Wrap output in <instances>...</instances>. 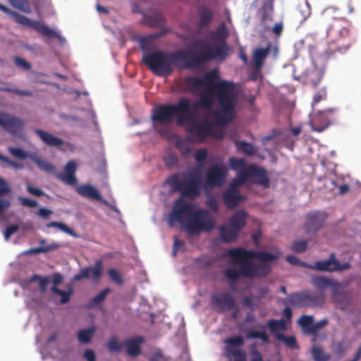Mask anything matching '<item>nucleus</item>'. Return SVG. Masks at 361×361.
<instances>
[{
    "instance_id": "25",
    "label": "nucleus",
    "mask_w": 361,
    "mask_h": 361,
    "mask_svg": "<svg viewBox=\"0 0 361 361\" xmlns=\"http://www.w3.org/2000/svg\"><path fill=\"white\" fill-rule=\"evenodd\" d=\"M251 178L255 184L262 185L264 188L269 187V178L264 169L252 164V170Z\"/></svg>"
},
{
    "instance_id": "36",
    "label": "nucleus",
    "mask_w": 361,
    "mask_h": 361,
    "mask_svg": "<svg viewBox=\"0 0 361 361\" xmlns=\"http://www.w3.org/2000/svg\"><path fill=\"white\" fill-rule=\"evenodd\" d=\"M267 326L273 334L278 331H283L286 329V324L283 319H269L267 322Z\"/></svg>"
},
{
    "instance_id": "42",
    "label": "nucleus",
    "mask_w": 361,
    "mask_h": 361,
    "mask_svg": "<svg viewBox=\"0 0 361 361\" xmlns=\"http://www.w3.org/2000/svg\"><path fill=\"white\" fill-rule=\"evenodd\" d=\"M110 292L111 289L109 288H105L89 301V306L92 307L100 304L106 299Z\"/></svg>"
},
{
    "instance_id": "61",
    "label": "nucleus",
    "mask_w": 361,
    "mask_h": 361,
    "mask_svg": "<svg viewBox=\"0 0 361 361\" xmlns=\"http://www.w3.org/2000/svg\"><path fill=\"white\" fill-rule=\"evenodd\" d=\"M194 157L198 164H202L207 157V151L205 149H199L195 152Z\"/></svg>"
},
{
    "instance_id": "18",
    "label": "nucleus",
    "mask_w": 361,
    "mask_h": 361,
    "mask_svg": "<svg viewBox=\"0 0 361 361\" xmlns=\"http://www.w3.org/2000/svg\"><path fill=\"white\" fill-rule=\"evenodd\" d=\"M77 166L74 161H69L64 168L63 173L56 174V178L61 181L69 185H75L77 184V178L75 173Z\"/></svg>"
},
{
    "instance_id": "3",
    "label": "nucleus",
    "mask_w": 361,
    "mask_h": 361,
    "mask_svg": "<svg viewBox=\"0 0 361 361\" xmlns=\"http://www.w3.org/2000/svg\"><path fill=\"white\" fill-rule=\"evenodd\" d=\"M215 56L211 54H193L189 50L183 49L172 52L157 50L145 54L142 63L154 75L168 77L173 73L174 67L179 70L190 69L202 65Z\"/></svg>"
},
{
    "instance_id": "52",
    "label": "nucleus",
    "mask_w": 361,
    "mask_h": 361,
    "mask_svg": "<svg viewBox=\"0 0 361 361\" xmlns=\"http://www.w3.org/2000/svg\"><path fill=\"white\" fill-rule=\"evenodd\" d=\"M39 281V288L42 293H44L47 290V285L49 283L48 277H42L37 275H34L30 279V281L33 282L35 281Z\"/></svg>"
},
{
    "instance_id": "29",
    "label": "nucleus",
    "mask_w": 361,
    "mask_h": 361,
    "mask_svg": "<svg viewBox=\"0 0 361 361\" xmlns=\"http://www.w3.org/2000/svg\"><path fill=\"white\" fill-rule=\"evenodd\" d=\"M312 283L319 290H324L327 287L336 288L340 286L337 281L324 276H314L312 279Z\"/></svg>"
},
{
    "instance_id": "21",
    "label": "nucleus",
    "mask_w": 361,
    "mask_h": 361,
    "mask_svg": "<svg viewBox=\"0 0 361 361\" xmlns=\"http://www.w3.org/2000/svg\"><path fill=\"white\" fill-rule=\"evenodd\" d=\"M245 343L244 338L240 336H231L224 340L225 353L228 357L241 351Z\"/></svg>"
},
{
    "instance_id": "41",
    "label": "nucleus",
    "mask_w": 361,
    "mask_h": 361,
    "mask_svg": "<svg viewBox=\"0 0 361 361\" xmlns=\"http://www.w3.org/2000/svg\"><path fill=\"white\" fill-rule=\"evenodd\" d=\"M311 353L314 361H329L331 357L330 355L325 353L320 346H314Z\"/></svg>"
},
{
    "instance_id": "57",
    "label": "nucleus",
    "mask_w": 361,
    "mask_h": 361,
    "mask_svg": "<svg viewBox=\"0 0 361 361\" xmlns=\"http://www.w3.org/2000/svg\"><path fill=\"white\" fill-rule=\"evenodd\" d=\"M13 61L18 67L25 71H29L31 68L30 63L20 57L16 56L13 58Z\"/></svg>"
},
{
    "instance_id": "28",
    "label": "nucleus",
    "mask_w": 361,
    "mask_h": 361,
    "mask_svg": "<svg viewBox=\"0 0 361 361\" xmlns=\"http://www.w3.org/2000/svg\"><path fill=\"white\" fill-rule=\"evenodd\" d=\"M198 14L200 20L197 23V27L199 28L207 27L214 18L213 11L206 6H202L198 8Z\"/></svg>"
},
{
    "instance_id": "39",
    "label": "nucleus",
    "mask_w": 361,
    "mask_h": 361,
    "mask_svg": "<svg viewBox=\"0 0 361 361\" xmlns=\"http://www.w3.org/2000/svg\"><path fill=\"white\" fill-rule=\"evenodd\" d=\"M276 338L278 341H283L285 345L290 349L298 348L296 338L293 336H286L284 334L279 333L276 335Z\"/></svg>"
},
{
    "instance_id": "20",
    "label": "nucleus",
    "mask_w": 361,
    "mask_h": 361,
    "mask_svg": "<svg viewBox=\"0 0 361 361\" xmlns=\"http://www.w3.org/2000/svg\"><path fill=\"white\" fill-rule=\"evenodd\" d=\"M245 197L240 195L238 190L228 188L223 194V200L225 205L229 209L237 207Z\"/></svg>"
},
{
    "instance_id": "34",
    "label": "nucleus",
    "mask_w": 361,
    "mask_h": 361,
    "mask_svg": "<svg viewBox=\"0 0 361 361\" xmlns=\"http://www.w3.org/2000/svg\"><path fill=\"white\" fill-rule=\"evenodd\" d=\"M234 143L238 151L242 152L246 155L252 156L256 152L254 146L250 142L244 140H235Z\"/></svg>"
},
{
    "instance_id": "9",
    "label": "nucleus",
    "mask_w": 361,
    "mask_h": 361,
    "mask_svg": "<svg viewBox=\"0 0 361 361\" xmlns=\"http://www.w3.org/2000/svg\"><path fill=\"white\" fill-rule=\"evenodd\" d=\"M288 302L297 307H322L324 303V294L310 290L293 293L288 296Z\"/></svg>"
},
{
    "instance_id": "53",
    "label": "nucleus",
    "mask_w": 361,
    "mask_h": 361,
    "mask_svg": "<svg viewBox=\"0 0 361 361\" xmlns=\"http://www.w3.org/2000/svg\"><path fill=\"white\" fill-rule=\"evenodd\" d=\"M314 319L312 315H302L298 320V324L307 331L312 326Z\"/></svg>"
},
{
    "instance_id": "15",
    "label": "nucleus",
    "mask_w": 361,
    "mask_h": 361,
    "mask_svg": "<svg viewBox=\"0 0 361 361\" xmlns=\"http://www.w3.org/2000/svg\"><path fill=\"white\" fill-rule=\"evenodd\" d=\"M326 215L324 212H312L309 213L306 217V222L304 228L307 233H314L322 228L326 221Z\"/></svg>"
},
{
    "instance_id": "7",
    "label": "nucleus",
    "mask_w": 361,
    "mask_h": 361,
    "mask_svg": "<svg viewBox=\"0 0 361 361\" xmlns=\"http://www.w3.org/2000/svg\"><path fill=\"white\" fill-rule=\"evenodd\" d=\"M169 183L182 197L190 199L198 197L202 188L201 176L197 171L189 173L188 178L184 180H179L178 175H173Z\"/></svg>"
},
{
    "instance_id": "10",
    "label": "nucleus",
    "mask_w": 361,
    "mask_h": 361,
    "mask_svg": "<svg viewBox=\"0 0 361 361\" xmlns=\"http://www.w3.org/2000/svg\"><path fill=\"white\" fill-rule=\"evenodd\" d=\"M1 11H4L5 13H7L10 14L13 18L15 20L16 22L18 23L25 25L27 27L33 28L36 31H37L39 33L49 37H59L61 38V37L52 29L47 27L44 24L36 21V20H32L29 18L24 16L21 14H19L15 11H12L10 9H8L5 6L1 5Z\"/></svg>"
},
{
    "instance_id": "24",
    "label": "nucleus",
    "mask_w": 361,
    "mask_h": 361,
    "mask_svg": "<svg viewBox=\"0 0 361 361\" xmlns=\"http://www.w3.org/2000/svg\"><path fill=\"white\" fill-rule=\"evenodd\" d=\"M75 190L78 195L89 200L102 201V197L99 190L90 184L79 185Z\"/></svg>"
},
{
    "instance_id": "50",
    "label": "nucleus",
    "mask_w": 361,
    "mask_h": 361,
    "mask_svg": "<svg viewBox=\"0 0 361 361\" xmlns=\"http://www.w3.org/2000/svg\"><path fill=\"white\" fill-rule=\"evenodd\" d=\"M107 348L110 352H119L122 349V345L118 342L116 336H114L108 341Z\"/></svg>"
},
{
    "instance_id": "6",
    "label": "nucleus",
    "mask_w": 361,
    "mask_h": 361,
    "mask_svg": "<svg viewBox=\"0 0 361 361\" xmlns=\"http://www.w3.org/2000/svg\"><path fill=\"white\" fill-rule=\"evenodd\" d=\"M327 39L329 51L331 52H345L355 42L354 35L338 21L329 25L327 30Z\"/></svg>"
},
{
    "instance_id": "49",
    "label": "nucleus",
    "mask_w": 361,
    "mask_h": 361,
    "mask_svg": "<svg viewBox=\"0 0 361 361\" xmlns=\"http://www.w3.org/2000/svg\"><path fill=\"white\" fill-rule=\"evenodd\" d=\"M307 240H300L293 242L291 250L295 252H303L306 250L307 247Z\"/></svg>"
},
{
    "instance_id": "5",
    "label": "nucleus",
    "mask_w": 361,
    "mask_h": 361,
    "mask_svg": "<svg viewBox=\"0 0 361 361\" xmlns=\"http://www.w3.org/2000/svg\"><path fill=\"white\" fill-rule=\"evenodd\" d=\"M179 222L190 235H200L202 232H210L216 226V220L207 209L196 208L182 197L177 199L169 214L168 224L173 226Z\"/></svg>"
},
{
    "instance_id": "63",
    "label": "nucleus",
    "mask_w": 361,
    "mask_h": 361,
    "mask_svg": "<svg viewBox=\"0 0 361 361\" xmlns=\"http://www.w3.org/2000/svg\"><path fill=\"white\" fill-rule=\"evenodd\" d=\"M206 204L212 211L216 212L219 209V203L216 198L213 196L209 197L206 202Z\"/></svg>"
},
{
    "instance_id": "31",
    "label": "nucleus",
    "mask_w": 361,
    "mask_h": 361,
    "mask_svg": "<svg viewBox=\"0 0 361 361\" xmlns=\"http://www.w3.org/2000/svg\"><path fill=\"white\" fill-rule=\"evenodd\" d=\"M261 16V21L266 23L272 20L274 12V4L272 0H267L262 5L259 10Z\"/></svg>"
},
{
    "instance_id": "1",
    "label": "nucleus",
    "mask_w": 361,
    "mask_h": 361,
    "mask_svg": "<svg viewBox=\"0 0 361 361\" xmlns=\"http://www.w3.org/2000/svg\"><path fill=\"white\" fill-rule=\"evenodd\" d=\"M218 78V71L212 70L202 78V85L210 86L212 89L204 91L200 100L193 103L192 107L193 110L200 107L208 110L216 124L224 126L234 118L235 89L232 82H216Z\"/></svg>"
},
{
    "instance_id": "8",
    "label": "nucleus",
    "mask_w": 361,
    "mask_h": 361,
    "mask_svg": "<svg viewBox=\"0 0 361 361\" xmlns=\"http://www.w3.org/2000/svg\"><path fill=\"white\" fill-rule=\"evenodd\" d=\"M228 36V28L226 24L222 23L217 27L214 35V40L219 42V44H209L204 40H197L195 42V45L203 48V50L198 53L211 54L216 56L214 58L209 59V61L219 58H225L227 56L226 39Z\"/></svg>"
},
{
    "instance_id": "46",
    "label": "nucleus",
    "mask_w": 361,
    "mask_h": 361,
    "mask_svg": "<svg viewBox=\"0 0 361 361\" xmlns=\"http://www.w3.org/2000/svg\"><path fill=\"white\" fill-rule=\"evenodd\" d=\"M8 152L13 157L16 158L20 159H25L29 158L31 159L32 154H29L20 147H9Z\"/></svg>"
},
{
    "instance_id": "37",
    "label": "nucleus",
    "mask_w": 361,
    "mask_h": 361,
    "mask_svg": "<svg viewBox=\"0 0 361 361\" xmlns=\"http://www.w3.org/2000/svg\"><path fill=\"white\" fill-rule=\"evenodd\" d=\"M94 332V326L80 330L78 334L79 341L83 343H89L91 341Z\"/></svg>"
},
{
    "instance_id": "13",
    "label": "nucleus",
    "mask_w": 361,
    "mask_h": 361,
    "mask_svg": "<svg viewBox=\"0 0 361 361\" xmlns=\"http://www.w3.org/2000/svg\"><path fill=\"white\" fill-rule=\"evenodd\" d=\"M211 305L214 310L219 312L225 310H230L235 306V300L229 293L220 294H212L211 297Z\"/></svg>"
},
{
    "instance_id": "17",
    "label": "nucleus",
    "mask_w": 361,
    "mask_h": 361,
    "mask_svg": "<svg viewBox=\"0 0 361 361\" xmlns=\"http://www.w3.org/2000/svg\"><path fill=\"white\" fill-rule=\"evenodd\" d=\"M332 110L319 111L311 120L310 125L314 131L322 132L331 124Z\"/></svg>"
},
{
    "instance_id": "56",
    "label": "nucleus",
    "mask_w": 361,
    "mask_h": 361,
    "mask_svg": "<svg viewBox=\"0 0 361 361\" xmlns=\"http://www.w3.org/2000/svg\"><path fill=\"white\" fill-rule=\"evenodd\" d=\"M18 200L20 205L23 207L34 208L37 206V202L35 200L29 199L22 196H19Z\"/></svg>"
},
{
    "instance_id": "35",
    "label": "nucleus",
    "mask_w": 361,
    "mask_h": 361,
    "mask_svg": "<svg viewBox=\"0 0 361 361\" xmlns=\"http://www.w3.org/2000/svg\"><path fill=\"white\" fill-rule=\"evenodd\" d=\"M59 245L56 243H52L47 246H41L39 247H32L24 252L25 255H32L38 253H46L58 249Z\"/></svg>"
},
{
    "instance_id": "43",
    "label": "nucleus",
    "mask_w": 361,
    "mask_h": 361,
    "mask_svg": "<svg viewBox=\"0 0 361 361\" xmlns=\"http://www.w3.org/2000/svg\"><path fill=\"white\" fill-rule=\"evenodd\" d=\"M51 290L53 293L57 294L61 297L60 302L61 304H66L70 301L71 295L73 293L72 288H69L68 290L65 291L59 289L57 287H51Z\"/></svg>"
},
{
    "instance_id": "45",
    "label": "nucleus",
    "mask_w": 361,
    "mask_h": 361,
    "mask_svg": "<svg viewBox=\"0 0 361 361\" xmlns=\"http://www.w3.org/2000/svg\"><path fill=\"white\" fill-rule=\"evenodd\" d=\"M9 1L13 7L24 13L31 12L30 4L27 0H9Z\"/></svg>"
},
{
    "instance_id": "54",
    "label": "nucleus",
    "mask_w": 361,
    "mask_h": 361,
    "mask_svg": "<svg viewBox=\"0 0 361 361\" xmlns=\"http://www.w3.org/2000/svg\"><path fill=\"white\" fill-rule=\"evenodd\" d=\"M328 324V321L326 319H324L318 322L312 323V326H310L308 330L307 333L311 334H316L318 331L325 326H326Z\"/></svg>"
},
{
    "instance_id": "40",
    "label": "nucleus",
    "mask_w": 361,
    "mask_h": 361,
    "mask_svg": "<svg viewBox=\"0 0 361 361\" xmlns=\"http://www.w3.org/2000/svg\"><path fill=\"white\" fill-rule=\"evenodd\" d=\"M228 163L231 169L237 172L247 167L246 160L244 158L232 157L229 158Z\"/></svg>"
},
{
    "instance_id": "59",
    "label": "nucleus",
    "mask_w": 361,
    "mask_h": 361,
    "mask_svg": "<svg viewBox=\"0 0 361 361\" xmlns=\"http://www.w3.org/2000/svg\"><path fill=\"white\" fill-rule=\"evenodd\" d=\"M345 350L346 348L345 347L344 341H339L336 343L333 348L334 353L338 357H342Z\"/></svg>"
},
{
    "instance_id": "2",
    "label": "nucleus",
    "mask_w": 361,
    "mask_h": 361,
    "mask_svg": "<svg viewBox=\"0 0 361 361\" xmlns=\"http://www.w3.org/2000/svg\"><path fill=\"white\" fill-rule=\"evenodd\" d=\"M176 118L178 126H185L192 142L202 143L213 134V124L207 120L198 121L191 110V100L180 97L176 104H159L152 112L151 119L154 128L158 125H169Z\"/></svg>"
},
{
    "instance_id": "11",
    "label": "nucleus",
    "mask_w": 361,
    "mask_h": 361,
    "mask_svg": "<svg viewBox=\"0 0 361 361\" xmlns=\"http://www.w3.org/2000/svg\"><path fill=\"white\" fill-rule=\"evenodd\" d=\"M350 264L348 262L341 264L336 259L334 253L331 254L329 258L326 260L317 261L313 265L310 264V269L318 270L321 271H343L350 269Z\"/></svg>"
},
{
    "instance_id": "14",
    "label": "nucleus",
    "mask_w": 361,
    "mask_h": 361,
    "mask_svg": "<svg viewBox=\"0 0 361 361\" xmlns=\"http://www.w3.org/2000/svg\"><path fill=\"white\" fill-rule=\"evenodd\" d=\"M24 127L23 119L1 113V128L14 136H20Z\"/></svg>"
},
{
    "instance_id": "33",
    "label": "nucleus",
    "mask_w": 361,
    "mask_h": 361,
    "mask_svg": "<svg viewBox=\"0 0 361 361\" xmlns=\"http://www.w3.org/2000/svg\"><path fill=\"white\" fill-rule=\"evenodd\" d=\"M259 327L262 329V331H254L249 330L246 334V338L250 340L252 338H259L263 343H269V336L265 331L266 326L264 325H259Z\"/></svg>"
},
{
    "instance_id": "62",
    "label": "nucleus",
    "mask_w": 361,
    "mask_h": 361,
    "mask_svg": "<svg viewBox=\"0 0 361 361\" xmlns=\"http://www.w3.org/2000/svg\"><path fill=\"white\" fill-rule=\"evenodd\" d=\"M185 243L183 240H179L177 237L174 239L173 247V255L176 256L179 250H184Z\"/></svg>"
},
{
    "instance_id": "12",
    "label": "nucleus",
    "mask_w": 361,
    "mask_h": 361,
    "mask_svg": "<svg viewBox=\"0 0 361 361\" xmlns=\"http://www.w3.org/2000/svg\"><path fill=\"white\" fill-rule=\"evenodd\" d=\"M227 169L224 164H216L207 171L205 180L209 187H220L226 180Z\"/></svg>"
},
{
    "instance_id": "27",
    "label": "nucleus",
    "mask_w": 361,
    "mask_h": 361,
    "mask_svg": "<svg viewBox=\"0 0 361 361\" xmlns=\"http://www.w3.org/2000/svg\"><path fill=\"white\" fill-rule=\"evenodd\" d=\"M142 23L151 27H161L165 23V18L159 11H154L151 14L144 13Z\"/></svg>"
},
{
    "instance_id": "44",
    "label": "nucleus",
    "mask_w": 361,
    "mask_h": 361,
    "mask_svg": "<svg viewBox=\"0 0 361 361\" xmlns=\"http://www.w3.org/2000/svg\"><path fill=\"white\" fill-rule=\"evenodd\" d=\"M46 226L47 228H57L59 230L63 231L64 233L76 237L77 235L74 233V231L69 228L67 225H66L64 223L59 222V221H51L50 223H48L46 224Z\"/></svg>"
},
{
    "instance_id": "23",
    "label": "nucleus",
    "mask_w": 361,
    "mask_h": 361,
    "mask_svg": "<svg viewBox=\"0 0 361 361\" xmlns=\"http://www.w3.org/2000/svg\"><path fill=\"white\" fill-rule=\"evenodd\" d=\"M271 52V45L269 44L265 48L255 49L252 52V62L255 71L257 72L260 71L262 68L264 61Z\"/></svg>"
},
{
    "instance_id": "26",
    "label": "nucleus",
    "mask_w": 361,
    "mask_h": 361,
    "mask_svg": "<svg viewBox=\"0 0 361 361\" xmlns=\"http://www.w3.org/2000/svg\"><path fill=\"white\" fill-rule=\"evenodd\" d=\"M35 133L39 136L41 140L50 147H60L64 144V141L47 131L41 129H35Z\"/></svg>"
},
{
    "instance_id": "48",
    "label": "nucleus",
    "mask_w": 361,
    "mask_h": 361,
    "mask_svg": "<svg viewBox=\"0 0 361 361\" xmlns=\"http://www.w3.org/2000/svg\"><path fill=\"white\" fill-rule=\"evenodd\" d=\"M108 276L111 281L116 284L122 285L123 283V276L116 269L112 268L109 269Z\"/></svg>"
},
{
    "instance_id": "19",
    "label": "nucleus",
    "mask_w": 361,
    "mask_h": 361,
    "mask_svg": "<svg viewBox=\"0 0 361 361\" xmlns=\"http://www.w3.org/2000/svg\"><path fill=\"white\" fill-rule=\"evenodd\" d=\"M202 78L195 76H186L179 82V88L184 92H195L202 87Z\"/></svg>"
},
{
    "instance_id": "58",
    "label": "nucleus",
    "mask_w": 361,
    "mask_h": 361,
    "mask_svg": "<svg viewBox=\"0 0 361 361\" xmlns=\"http://www.w3.org/2000/svg\"><path fill=\"white\" fill-rule=\"evenodd\" d=\"M250 361H264L261 353L255 344L250 348Z\"/></svg>"
},
{
    "instance_id": "32",
    "label": "nucleus",
    "mask_w": 361,
    "mask_h": 361,
    "mask_svg": "<svg viewBox=\"0 0 361 361\" xmlns=\"http://www.w3.org/2000/svg\"><path fill=\"white\" fill-rule=\"evenodd\" d=\"M220 236L224 242L231 243L235 240L238 238L239 231L230 226L228 228L226 226L219 227Z\"/></svg>"
},
{
    "instance_id": "60",
    "label": "nucleus",
    "mask_w": 361,
    "mask_h": 361,
    "mask_svg": "<svg viewBox=\"0 0 361 361\" xmlns=\"http://www.w3.org/2000/svg\"><path fill=\"white\" fill-rule=\"evenodd\" d=\"M4 90L13 93L14 94H17L19 96H28L30 97L32 95V93L29 90H19L17 88H5Z\"/></svg>"
},
{
    "instance_id": "51",
    "label": "nucleus",
    "mask_w": 361,
    "mask_h": 361,
    "mask_svg": "<svg viewBox=\"0 0 361 361\" xmlns=\"http://www.w3.org/2000/svg\"><path fill=\"white\" fill-rule=\"evenodd\" d=\"M252 170V164L247 166L246 169H244L243 170H240V171L237 172V177L239 178L241 180V182H243L245 183V182L249 179L251 178L252 176V172H250Z\"/></svg>"
},
{
    "instance_id": "16",
    "label": "nucleus",
    "mask_w": 361,
    "mask_h": 361,
    "mask_svg": "<svg viewBox=\"0 0 361 361\" xmlns=\"http://www.w3.org/2000/svg\"><path fill=\"white\" fill-rule=\"evenodd\" d=\"M102 260H97L93 266L81 269L78 274L73 276V280L78 281L83 279H92L94 281H98L102 274Z\"/></svg>"
},
{
    "instance_id": "64",
    "label": "nucleus",
    "mask_w": 361,
    "mask_h": 361,
    "mask_svg": "<svg viewBox=\"0 0 361 361\" xmlns=\"http://www.w3.org/2000/svg\"><path fill=\"white\" fill-rule=\"evenodd\" d=\"M27 191L37 197H41L45 195L44 192L39 188H35L30 184L27 185Z\"/></svg>"
},
{
    "instance_id": "22",
    "label": "nucleus",
    "mask_w": 361,
    "mask_h": 361,
    "mask_svg": "<svg viewBox=\"0 0 361 361\" xmlns=\"http://www.w3.org/2000/svg\"><path fill=\"white\" fill-rule=\"evenodd\" d=\"M145 342V338L141 336H135L125 341L126 353L132 357H135L141 354V346Z\"/></svg>"
},
{
    "instance_id": "30",
    "label": "nucleus",
    "mask_w": 361,
    "mask_h": 361,
    "mask_svg": "<svg viewBox=\"0 0 361 361\" xmlns=\"http://www.w3.org/2000/svg\"><path fill=\"white\" fill-rule=\"evenodd\" d=\"M247 213L244 210L235 212L229 219V225L235 230L240 231L245 225Z\"/></svg>"
},
{
    "instance_id": "38",
    "label": "nucleus",
    "mask_w": 361,
    "mask_h": 361,
    "mask_svg": "<svg viewBox=\"0 0 361 361\" xmlns=\"http://www.w3.org/2000/svg\"><path fill=\"white\" fill-rule=\"evenodd\" d=\"M31 160L35 163L37 166L47 172H52L54 170V166L48 161H43L37 154L33 153L31 156Z\"/></svg>"
},
{
    "instance_id": "47",
    "label": "nucleus",
    "mask_w": 361,
    "mask_h": 361,
    "mask_svg": "<svg viewBox=\"0 0 361 361\" xmlns=\"http://www.w3.org/2000/svg\"><path fill=\"white\" fill-rule=\"evenodd\" d=\"M176 147L183 157H187L191 152V149L188 142L182 138L178 139L176 141Z\"/></svg>"
},
{
    "instance_id": "4",
    "label": "nucleus",
    "mask_w": 361,
    "mask_h": 361,
    "mask_svg": "<svg viewBox=\"0 0 361 361\" xmlns=\"http://www.w3.org/2000/svg\"><path fill=\"white\" fill-rule=\"evenodd\" d=\"M227 255L233 263L239 266V269L229 268L226 270L225 276L231 282L240 277L247 279L262 278L271 271L268 262L278 259L281 252L276 254L266 251L247 250L241 247L231 248L227 251Z\"/></svg>"
},
{
    "instance_id": "55",
    "label": "nucleus",
    "mask_w": 361,
    "mask_h": 361,
    "mask_svg": "<svg viewBox=\"0 0 361 361\" xmlns=\"http://www.w3.org/2000/svg\"><path fill=\"white\" fill-rule=\"evenodd\" d=\"M286 259L288 262H289L290 264H291L293 265L300 266V267H305V268H308V269H310V264L300 260L295 255H288L286 257Z\"/></svg>"
}]
</instances>
